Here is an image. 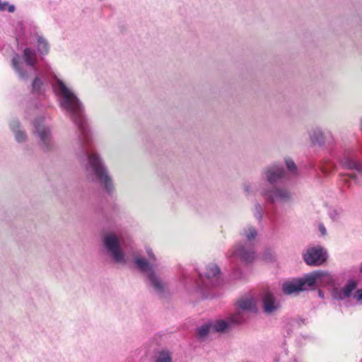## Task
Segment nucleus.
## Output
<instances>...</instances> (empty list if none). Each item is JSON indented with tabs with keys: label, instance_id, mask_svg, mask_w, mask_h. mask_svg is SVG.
Segmentation results:
<instances>
[{
	"label": "nucleus",
	"instance_id": "1",
	"mask_svg": "<svg viewBox=\"0 0 362 362\" xmlns=\"http://www.w3.org/2000/svg\"><path fill=\"white\" fill-rule=\"evenodd\" d=\"M53 78V90L59 98L61 108L78 124L80 129L74 148L80 159L87 158L83 166L86 179L90 182H99L107 193H112L115 189L114 183L100 156L90 151L91 138L83 118L81 104L59 76L54 74Z\"/></svg>",
	"mask_w": 362,
	"mask_h": 362
},
{
	"label": "nucleus",
	"instance_id": "2",
	"mask_svg": "<svg viewBox=\"0 0 362 362\" xmlns=\"http://www.w3.org/2000/svg\"><path fill=\"white\" fill-rule=\"evenodd\" d=\"M146 257H137L135 258V264L146 276L148 285L155 291L161 293L165 291L166 284L160 279L154 270V268L157 266L156 258L150 247L146 248Z\"/></svg>",
	"mask_w": 362,
	"mask_h": 362
},
{
	"label": "nucleus",
	"instance_id": "3",
	"mask_svg": "<svg viewBox=\"0 0 362 362\" xmlns=\"http://www.w3.org/2000/svg\"><path fill=\"white\" fill-rule=\"evenodd\" d=\"M241 235L247 243H240L234 247L230 251V257L234 259L249 263L255 258L252 243L257 235V232L255 228L248 226L243 229Z\"/></svg>",
	"mask_w": 362,
	"mask_h": 362
},
{
	"label": "nucleus",
	"instance_id": "4",
	"mask_svg": "<svg viewBox=\"0 0 362 362\" xmlns=\"http://www.w3.org/2000/svg\"><path fill=\"white\" fill-rule=\"evenodd\" d=\"M122 237L115 233H108L103 237V247L115 262L125 264L129 260V256L124 252L121 246Z\"/></svg>",
	"mask_w": 362,
	"mask_h": 362
},
{
	"label": "nucleus",
	"instance_id": "5",
	"mask_svg": "<svg viewBox=\"0 0 362 362\" xmlns=\"http://www.w3.org/2000/svg\"><path fill=\"white\" fill-rule=\"evenodd\" d=\"M36 55L30 48L25 49L23 56L16 55L12 60V66L19 76L24 79L33 72Z\"/></svg>",
	"mask_w": 362,
	"mask_h": 362
},
{
	"label": "nucleus",
	"instance_id": "6",
	"mask_svg": "<svg viewBox=\"0 0 362 362\" xmlns=\"http://www.w3.org/2000/svg\"><path fill=\"white\" fill-rule=\"evenodd\" d=\"M259 192L267 202L271 203H285L291 200V192L284 187H276L267 189L264 187L259 189Z\"/></svg>",
	"mask_w": 362,
	"mask_h": 362
},
{
	"label": "nucleus",
	"instance_id": "7",
	"mask_svg": "<svg viewBox=\"0 0 362 362\" xmlns=\"http://www.w3.org/2000/svg\"><path fill=\"white\" fill-rule=\"evenodd\" d=\"M308 288H313L315 286H327L334 284V276L328 272L318 270L305 276Z\"/></svg>",
	"mask_w": 362,
	"mask_h": 362
},
{
	"label": "nucleus",
	"instance_id": "8",
	"mask_svg": "<svg viewBox=\"0 0 362 362\" xmlns=\"http://www.w3.org/2000/svg\"><path fill=\"white\" fill-rule=\"evenodd\" d=\"M303 259L310 266H320L327 259V251L320 246L308 247L303 254Z\"/></svg>",
	"mask_w": 362,
	"mask_h": 362
},
{
	"label": "nucleus",
	"instance_id": "9",
	"mask_svg": "<svg viewBox=\"0 0 362 362\" xmlns=\"http://www.w3.org/2000/svg\"><path fill=\"white\" fill-rule=\"evenodd\" d=\"M35 133L40 138L42 148L49 150L53 146L50 129L44 124V119H40L34 122Z\"/></svg>",
	"mask_w": 362,
	"mask_h": 362
},
{
	"label": "nucleus",
	"instance_id": "10",
	"mask_svg": "<svg viewBox=\"0 0 362 362\" xmlns=\"http://www.w3.org/2000/svg\"><path fill=\"white\" fill-rule=\"evenodd\" d=\"M309 289L305 276L303 278L295 279L287 281L282 284V290L284 294L291 295Z\"/></svg>",
	"mask_w": 362,
	"mask_h": 362
},
{
	"label": "nucleus",
	"instance_id": "11",
	"mask_svg": "<svg viewBox=\"0 0 362 362\" xmlns=\"http://www.w3.org/2000/svg\"><path fill=\"white\" fill-rule=\"evenodd\" d=\"M284 175L282 167L273 165L264 168L262 172V177L269 184H274Z\"/></svg>",
	"mask_w": 362,
	"mask_h": 362
},
{
	"label": "nucleus",
	"instance_id": "12",
	"mask_svg": "<svg viewBox=\"0 0 362 362\" xmlns=\"http://www.w3.org/2000/svg\"><path fill=\"white\" fill-rule=\"evenodd\" d=\"M340 163L343 168L362 172V163L356 158L353 151H346L341 156Z\"/></svg>",
	"mask_w": 362,
	"mask_h": 362
},
{
	"label": "nucleus",
	"instance_id": "13",
	"mask_svg": "<svg viewBox=\"0 0 362 362\" xmlns=\"http://www.w3.org/2000/svg\"><path fill=\"white\" fill-rule=\"evenodd\" d=\"M263 308L267 314H272L277 310L280 306L274 297L269 293L264 294L263 297Z\"/></svg>",
	"mask_w": 362,
	"mask_h": 362
},
{
	"label": "nucleus",
	"instance_id": "14",
	"mask_svg": "<svg viewBox=\"0 0 362 362\" xmlns=\"http://www.w3.org/2000/svg\"><path fill=\"white\" fill-rule=\"evenodd\" d=\"M30 42L33 45H35L37 47L38 52L40 54H47L49 51V45L47 42L43 38L40 34L35 33L31 35L30 39Z\"/></svg>",
	"mask_w": 362,
	"mask_h": 362
},
{
	"label": "nucleus",
	"instance_id": "15",
	"mask_svg": "<svg viewBox=\"0 0 362 362\" xmlns=\"http://www.w3.org/2000/svg\"><path fill=\"white\" fill-rule=\"evenodd\" d=\"M238 307L242 310L253 311L257 308V301L252 296H246L238 301Z\"/></svg>",
	"mask_w": 362,
	"mask_h": 362
},
{
	"label": "nucleus",
	"instance_id": "16",
	"mask_svg": "<svg viewBox=\"0 0 362 362\" xmlns=\"http://www.w3.org/2000/svg\"><path fill=\"white\" fill-rule=\"evenodd\" d=\"M10 127L14 134L15 139L18 143H23L26 141L27 135L24 131L21 130L18 120L11 121L10 122Z\"/></svg>",
	"mask_w": 362,
	"mask_h": 362
},
{
	"label": "nucleus",
	"instance_id": "17",
	"mask_svg": "<svg viewBox=\"0 0 362 362\" xmlns=\"http://www.w3.org/2000/svg\"><path fill=\"white\" fill-rule=\"evenodd\" d=\"M356 281L351 280L349 281L346 286L339 291L337 294V291H335L333 293V297L336 299H343L349 297L351 292L356 288Z\"/></svg>",
	"mask_w": 362,
	"mask_h": 362
},
{
	"label": "nucleus",
	"instance_id": "18",
	"mask_svg": "<svg viewBox=\"0 0 362 362\" xmlns=\"http://www.w3.org/2000/svg\"><path fill=\"white\" fill-rule=\"evenodd\" d=\"M210 323L214 333H221L226 332L230 327V322L222 319L210 321Z\"/></svg>",
	"mask_w": 362,
	"mask_h": 362
},
{
	"label": "nucleus",
	"instance_id": "19",
	"mask_svg": "<svg viewBox=\"0 0 362 362\" xmlns=\"http://www.w3.org/2000/svg\"><path fill=\"white\" fill-rule=\"evenodd\" d=\"M154 362H173L172 354L168 350H160L155 354Z\"/></svg>",
	"mask_w": 362,
	"mask_h": 362
},
{
	"label": "nucleus",
	"instance_id": "20",
	"mask_svg": "<svg viewBox=\"0 0 362 362\" xmlns=\"http://www.w3.org/2000/svg\"><path fill=\"white\" fill-rule=\"evenodd\" d=\"M219 273V267L215 264H210L206 266L204 275L207 279H211L216 276Z\"/></svg>",
	"mask_w": 362,
	"mask_h": 362
},
{
	"label": "nucleus",
	"instance_id": "21",
	"mask_svg": "<svg viewBox=\"0 0 362 362\" xmlns=\"http://www.w3.org/2000/svg\"><path fill=\"white\" fill-rule=\"evenodd\" d=\"M198 335L201 338H204L209 334H214L213 329H211L210 321L202 325L198 328Z\"/></svg>",
	"mask_w": 362,
	"mask_h": 362
},
{
	"label": "nucleus",
	"instance_id": "22",
	"mask_svg": "<svg viewBox=\"0 0 362 362\" xmlns=\"http://www.w3.org/2000/svg\"><path fill=\"white\" fill-rule=\"evenodd\" d=\"M310 137L313 143H321L323 141V134L320 129H313L310 132Z\"/></svg>",
	"mask_w": 362,
	"mask_h": 362
},
{
	"label": "nucleus",
	"instance_id": "23",
	"mask_svg": "<svg viewBox=\"0 0 362 362\" xmlns=\"http://www.w3.org/2000/svg\"><path fill=\"white\" fill-rule=\"evenodd\" d=\"M329 217L334 221H338L342 214V211L340 209L330 208L328 211Z\"/></svg>",
	"mask_w": 362,
	"mask_h": 362
},
{
	"label": "nucleus",
	"instance_id": "24",
	"mask_svg": "<svg viewBox=\"0 0 362 362\" xmlns=\"http://www.w3.org/2000/svg\"><path fill=\"white\" fill-rule=\"evenodd\" d=\"M8 10V12L12 13L15 10V7L13 5H8L7 2H2L0 0V11Z\"/></svg>",
	"mask_w": 362,
	"mask_h": 362
},
{
	"label": "nucleus",
	"instance_id": "25",
	"mask_svg": "<svg viewBox=\"0 0 362 362\" xmlns=\"http://www.w3.org/2000/svg\"><path fill=\"white\" fill-rule=\"evenodd\" d=\"M286 165L287 166V168L292 173H294L296 172V164L295 163L293 162V160L290 159V158H286Z\"/></svg>",
	"mask_w": 362,
	"mask_h": 362
},
{
	"label": "nucleus",
	"instance_id": "26",
	"mask_svg": "<svg viewBox=\"0 0 362 362\" xmlns=\"http://www.w3.org/2000/svg\"><path fill=\"white\" fill-rule=\"evenodd\" d=\"M42 86V82L39 78H35L33 83V89L34 90H38L40 89Z\"/></svg>",
	"mask_w": 362,
	"mask_h": 362
},
{
	"label": "nucleus",
	"instance_id": "27",
	"mask_svg": "<svg viewBox=\"0 0 362 362\" xmlns=\"http://www.w3.org/2000/svg\"><path fill=\"white\" fill-rule=\"evenodd\" d=\"M354 298L358 301L362 300V289L356 291V292L354 294Z\"/></svg>",
	"mask_w": 362,
	"mask_h": 362
},
{
	"label": "nucleus",
	"instance_id": "28",
	"mask_svg": "<svg viewBox=\"0 0 362 362\" xmlns=\"http://www.w3.org/2000/svg\"><path fill=\"white\" fill-rule=\"evenodd\" d=\"M244 191L247 194H250V192H252V186L250 184H245L243 187Z\"/></svg>",
	"mask_w": 362,
	"mask_h": 362
},
{
	"label": "nucleus",
	"instance_id": "29",
	"mask_svg": "<svg viewBox=\"0 0 362 362\" xmlns=\"http://www.w3.org/2000/svg\"><path fill=\"white\" fill-rule=\"evenodd\" d=\"M319 230H320V233H322V235H325L326 234V228L323 225L319 226Z\"/></svg>",
	"mask_w": 362,
	"mask_h": 362
},
{
	"label": "nucleus",
	"instance_id": "30",
	"mask_svg": "<svg viewBox=\"0 0 362 362\" xmlns=\"http://www.w3.org/2000/svg\"><path fill=\"white\" fill-rule=\"evenodd\" d=\"M240 322V319H231L230 322L239 323Z\"/></svg>",
	"mask_w": 362,
	"mask_h": 362
},
{
	"label": "nucleus",
	"instance_id": "31",
	"mask_svg": "<svg viewBox=\"0 0 362 362\" xmlns=\"http://www.w3.org/2000/svg\"><path fill=\"white\" fill-rule=\"evenodd\" d=\"M318 295H319V296H320L321 298H324V293H323V292H322L321 290H319V291H318Z\"/></svg>",
	"mask_w": 362,
	"mask_h": 362
},
{
	"label": "nucleus",
	"instance_id": "32",
	"mask_svg": "<svg viewBox=\"0 0 362 362\" xmlns=\"http://www.w3.org/2000/svg\"><path fill=\"white\" fill-rule=\"evenodd\" d=\"M360 272L362 273V262H361V267H360Z\"/></svg>",
	"mask_w": 362,
	"mask_h": 362
},
{
	"label": "nucleus",
	"instance_id": "33",
	"mask_svg": "<svg viewBox=\"0 0 362 362\" xmlns=\"http://www.w3.org/2000/svg\"><path fill=\"white\" fill-rule=\"evenodd\" d=\"M261 218V216H260V214H259L258 216V218Z\"/></svg>",
	"mask_w": 362,
	"mask_h": 362
}]
</instances>
